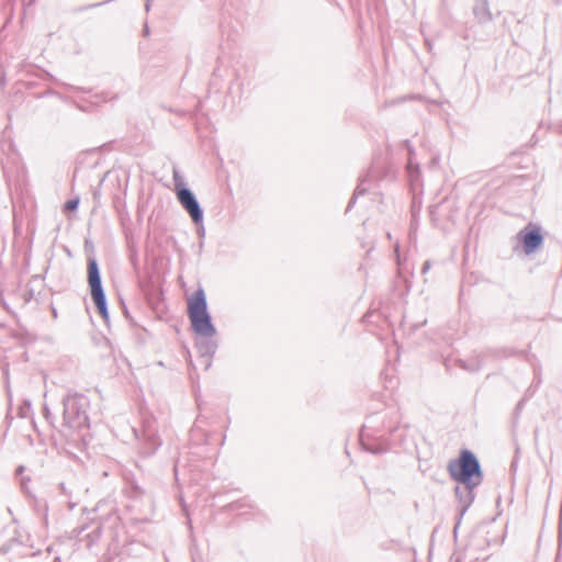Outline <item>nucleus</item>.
Returning a JSON list of instances; mask_svg holds the SVG:
<instances>
[{"mask_svg": "<svg viewBox=\"0 0 562 562\" xmlns=\"http://www.w3.org/2000/svg\"><path fill=\"white\" fill-rule=\"evenodd\" d=\"M447 470L450 477L463 486H479L484 479L477 457L469 449H462L458 458L450 460Z\"/></svg>", "mask_w": 562, "mask_h": 562, "instance_id": "nucleus-1", "label": "nucleus"}, {"mask_svg": "<svg viewBox=\"0 0 562 562\" xmlns=\"http://www.w3.org/2000/svg\"><path fill=\"white\" fill-rule=\"evenodd\" d=\"M187 314L195 336H215L217 330L207 308L205 292L196 289L187 302Z\"/></svg>", "mask_w": 562, "mask_h": 562, "instance_id": "nucleus-2", "label": "nucleus"}, {"mask_svg": "<svg viewBox=\"0 0 562 562\" xmlns=\"http://www.w3.org/2000/svg\"><path fill=\"white\" fill-rule=\"evenodd\" d=\"M63 426L68 429L82 430L89 429V417L87 409L89 400L80 393L68 394L63 398Z\"/></svg>", "mask_w": 562, "mask_h": 562, "instance_id": "nucleus-3", "label": "nucleus"}, {"mask_svg": "<svg viewBox=\"0 0 562 562\" xmlns=\"http://www.w3.org/2000/svg\"><path fill=\"white\" fill-rule=\"evenodd\" d=\"M87 281L90 289L91 300L98 313L103 318L105 324H109L110 315L108 300L102 284L99 263L93 256H90L87 259Z\"/></svg>", "mask_w": 562, "mask_h": 562, "instance_id": "nucleus-4", "label": "nucleus"}, {"mask_svg": "<svg viewBox=\"0 0 562 562\" xmlns=\"http://www.w3.org/2000/svg\"><path fill=\"white\" fill-rule=\"evenodd\" d=\"M380 422L378 414H372L367 418V423L360 432V441L363 450L372 454H382L390 450V442L383 435L376 436L378 429L374 425Z\"/></svg>", "mask_w": 562, "mask_h": 562, "instance_id": "nucleus-5", "label": "nucleus"}, {"mask_svg": "<svg viewBox=\"0 0 562 562\" xmlns=\"http://www.w3.org/2000/svg\"><path fill=\"white\" fill-rule=\"evenodd\" d=\"M516 240L517 245L515 246V250L518 247H521L526 256L532 255L542 246L544 241L541 226L537 223L529 222L522 229L517 233Z\"/></svg>", "mask_w": 562, "mask_h": 562, "instance_id": "nucleus-6", "label": "nucleus"}, {"mask_svg": "<svg viewBox=\"0 0 562 562\" xmlns=\"http://www.w3.org/2000/svg\"><path fill=\"white\" fill-rule=\"evenodd\" d=\"M177 199L181 206L187 211L190 215L192 222L201 227L202 233L204 234V212L201 207L195 194L189 188H181L176 193Z\"/></svg>", "mask_w": 562, "mask_h": 562, "instance_id": "nucleus-7", "label": "nucleus"}, {"mask_svg": "<svg viewBox=\"0 0 562 562\" xmlns=\"http://www.w3.org/2000/svg\"><path fill=\"white\" fill-rule=\"evenodd\" d=\"M135 437L139 440L138 452L142 457H151L161 446V440L157 431L149 426H146L139 437L138 431L133 429Z\"/></svg>", "mask_w": 562, "mask_h": 562, "instance_id": "nucleus-8", "label": "nucleus"}, {"mask_svg": "<svg viewBox=\"0 0 562 562\" xmlns=\"http://www.w3.org/2000/svg\"><path fill=\"white\" fill-rule=\"evenodd\" d=\"M476 487L477 486H463V485L458 484V486L454 490V494H456L457 501L459 503L458 513H457V521H456L454 529H453L454 533H457V530L459 528V525H460L463 516L465 515V513L468 512V509L471 507V505L473 504V502L475 499L474 490Z\"/></svg>", "mask_w": 562, "mask_h": 562, "instance_id": "nucleus-9", "label": "nucleus"}, {"mask_svg": "<svg viewBox=\"0 0 562 562\" xmlns=\"http://www.w3.org/2000/svg\"><path fill=\"white\" fill-rule=\"evenodd\" d=\"M215 336H195V348L199 357L204 360V369L209 370L212 366V358L216 353L218 342Z\"/></svg>", "mask_w": 562, "mask_h": 562, "instance_id": "nucleus-10", "label": "nucleus"}, {"mask_svg": "<svg viewBox=\"0 0 562 562\" xmlns=\"http://www.w3.org/2000/svg\"><path fill=\"white\" fill-rule=\"evenodd\" d=\"M204 425H210L209 418L200 413L195 418L190 434L193 439L201 440L203 443L209 445L211 434L203 429Z\"/></svg>", "mask_w": 562, "mask_h": 562, "instance_id": "nucleus-11", "label": "nucleus"}, {"mask_svg": "<svg viewBox=\"0 0 562 562\" xmlns=\"http://www.w3.org/2000/svg\"><path fill=\"white\" fill-rule=\"evenodd\" d=\"M472 12L480 24H485L493 21V14L490 10L488 0H475Z\"/></svg>", "mask_w": 562, "mask_h": 562, "instance_id": "nucleus-12", "label": "nucleus"}, {"mask_svg": "<svg viewBox=\"0 0 562 562\" xmlns=\"http://www.w3.org/2000/svg\"><path fill=\"white\" fill-rule=\"evenodd\" d=\"M373 178H374L373 169H371L364 177L360 178V182L357 186V188L355 189L353 194L348 202L347 210H346L347 212L353 207L358 196L363 195L368 191V189L363 187V183L367 181H371Z\"/></svg>", "mask_w": 562, "mask_h": 562, "instance_id": "nucleus-13", "label": "nucleus"}, {"mask_svg": "<svg viewBox=\"0 0 562 562\" xmlns=\"http://www.w3.org/2000/svg\"><path fill=\"white\" fill-rule=\"evenodd\" d=\"M459 367L469 372H476L481 369L482 362L479 358L467 360H459Z\"/></svg>", "mask_w": 562, "mask_h": 562, "instance_id": "nucleus-14", "label": "nucleus"}, {"mask_svg": "<svg viewBox=\"0 0 562 562\" xmlns=\"http://www.w3.org/2000/svg\"><path fill=\"white\" fill-rule=\"evenodd\" d=\"M407 173L412 182H417L420 177L419 166L414 165L411 159L407 165Z\"/></svg>", "mask_w": 562, "mask_h": 562, "instance_id": "nucleus-15", "label": "nucleus"}, {"mask_svg": "<svg viewBox=\"0 0 562 562\" xmlns=\"http://www.w3.org/2000/svg\"><path fill=\"white\" fill-rule=\"evenodd\" d=\"M172 178H173V184H175V189H176V193L178 192L179 189L181 188H188L184 182H183V178L182 176L180 175V172L178 170H173V175H172Z\"/></svg>", "mask_w": 562, "mask_h": 562, "instance_id": "nucleus-16", "label": "nucleus"}, {"mask_svg": "<svg viewBox=\"0 0 562 562\" xmlns=\"http://www.w3.org/2000/svg\"><path fill=\"white\" fill-rule=\"evenodd\" d=\"M244 503L241 502H232L227 505H225L223 508H222V512L223 513H233V512H236V510H239L241 508H244Z\"/></svg>", "mask_w": 562, "mask_h": 562, "instance_id": "nucleus-17", "label": "nucleus"}, {"mask_svg": "<svg viewBox=\"0 0 562 562\" xmlns=\"http://www.w3.org/2000/svg\"><path fill=\"white\" fill-rule=\"evenodd\" d=\"M79 203H80V199L78 196L76 198H72V199H69L65 204H64V211L65 212H68V211H76L79 206Z\"/></svg>", "mask_w": 562, "mask_h": 562, "instance_id": "nucleus-18", "label": "nucleus"}, {"mask_svg": "<svg viewBox=\"0 0 562 562\" xmlns=\"http://www.w3.org/2000/svg\"><path fill=\"white\" fill-rule=\"evenodd\" d=\"M43 415L47 422H49L50 424L53 423V416L47 405H44L43 407Z\"/></svg>", "mask_w": 562, "mask_h": 562, "instance_id": "nucleus-19", "label": "nucleus"}, {"mask_svg": "<svg viewBox=\"0 0 562 562\" xmlns=\"http://www.w3.org/2000/svg\"><path fill=\"white\" fill-rule=\"evenodd\" d=\"M34 296L33 290H29L24 293V300L25 302H30Z\"/></svg>", "mask_w": 562, "mask_h": 562, "instance_id": "nucleus-20", "label": "nucleus"}, {"mask_svg": "<svg viewBox=\"0 0 562 562\" xmlns=\"http://www.w3.org/2000/svg\"><path fill=\"white\" fill-rule=\"evenodd\" d=\"M429 269H430V261H429V260H427V261H425V262H424V265H423L422 273H423V274L427 273Z\"/></svg>", "mask_w": 562, "mask_h": 562, "instance_id": "nucleus-21", "label": "nucleus"}, {"mask_svg": "<svg viewBox=\"0 0 562 562\" xmlns=\"http://www.w3.org/2000/svg\"><path fill=\"white\" fill-rule=\"evenodd\" d=\"M59 490H60V492H61L64 495H68V494H69V492H68V490H67V487H66L65 483H63V482H61V483H59Z\"/></svg>", "mask_w": 562, "mask_h": 562, "instance_id": "nucleus-22", "label": "nucleus"}, {"mask_svg": "<svg viewBox=\"0 0 562 562\" xmlns=\"http://www.w3.org/2000/svg\"><path fill=\"white\" fill-rule=\"evenodd\" d=\"M524 404H525V400L522 398V400H520V401L517 403L516 411H520V409L522 408Z\"/></svg>", "mask_w": 562, "mask_h": 562, "instance_id": "nucleus-23", "label": "nucleus"}, {"mask_svg": "<svg viewBox=\"0 0 562 562\" xmlns=\"http://www.w3.org/2000/svg\"><path fill=\"white\" fill-rule=\"evenodd\" d=\"M143 33H144V36H148L149 35V27H148L147 23H145V25H144Z\"/></svg>", "mask_w": 562, "mask_h": 562, "instance_id": "nucleus-24", "label": "nucleus"}, {"mask_svg": "<svg viewBox=\"0 0 562 562\" xmlns=\"http://www.w3.org/2000/svg\"><path fill=\"white\" fill-rule=\"evenodd\" d=\"M196 405H198L199 411L201 412L202 411V402L200 401L199 397H196Z\"/></svg>", "mask_w": 562, "mask_h": 562, "instance_id": "nucleus-25", "label": "nucleus"}, {"mask_svg": "<svg viewBox=\"0 0 562 562\" xmlns=\"http://www.w3.org/2000/svg\"><path fill=\"white\" fill-rule=\"evenodd\" d=\"M23 471H24V467L23 465L18 467L16 473H22Z\"/></svg>", "mask_w": 562, "mask_h": 562, "instance_id": "nucleus-26", "label": "nucleus"}, {"mask_svg": "<svg viewBox=\"0 0 562 562\" xmlns=\"http://www.w3.org/2000/svg\"><path fill=\"white\" fill-rule=\"evenodd\" d=\"M145 10L147 12L150 10V2H145Z\"/></svg>", "mask_w": 562, "mask_h": 562, "instance_id": "nucleus-27", "label": "nucleus"}, {"mask_svg": "<svg viewBox=\"0 0 562 562\" xmlns=\"http://www.w3.org/2000/svg\"><path fill=\"white\" fill-rule=\"evenodd\" d=\"M124 313L126 316H128L127 307L124 305Z\"/></svg>", "mask_w": 562, "mask_h": 562, "instance_id": "nucleus-28", "label": "nucleus"}, {"mask_svg": "<svg viewBox=\"0 0 562 562\" xmlns=\"http://www.w3.org/2000/svg\"><path fill=\"white\" fill-rule=\"evenodd\" d=\"M225 439H226V436L224 435V436H223V439H222V441H221V445H222V446L224 445Z\"/></svg>", "mask_w": 562, "mask_h": 562, "instance_id": "nucleus-29", "label": "nucleus"}, {"mask_svg": "<svg viewBox=\"0 0 562 562\" xmlns=\"http://www.w3.org/2000/svg\"><path fill=\"white\" fill-rule=\"evenodd\" d=\"M53 315H54V317H56V316H57V312H56V310H55V308H53Z\"/></svg>", "mask_w": 562, "mask_h": 562, "instance_id": "nucleus-30", "label": "nucleus"}, {"mask_svg": "<svg viewBox=\"0 0 562 562\" xmlns=\"http://www.w3.org/2000/svg\"><path fill=\"white\" fill-rule=\"evenodd\" d=\"M396 430V428H391L390 434H393Z\"/></svg>", "mask_w": 562, "mask_h": 562, "instance_id": "nucleus-31", "label": "nucleus"}, {"mask_svg": "<svg viewBox=\"0 0 562 562\" xmlns=\"http://www.w3.org/2000/svg\"><path fill=\"white\" fill-rule=\"evenodd\" d=\"M151 0H145V2H150Z\"/></svg>", "mask_w": 562, "mask_h": 562, "instance_id": "nucleus-32", "label": "nucleus"}]
</instances>
